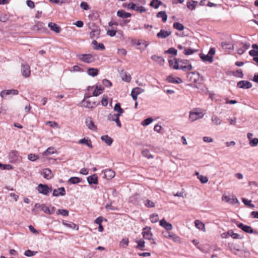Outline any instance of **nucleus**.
<instances>
[{"label": "nucleus", "instance_id": "1", "mask_svg": "<svg viewBox=\"0 0 258 258\" xmlns=\"http://www.w3.org/2000/svg\"><path fill=\"white\" fill-rule=\"evenodd\" d=\"M91 97V95L89 93H86L85 95V98L82 101V106L88 108H93L97 106L98 103L91 101L88 99Z\"/></svg>", "mask_w": 258, "mask_h": 258}, {"label": "nucleus", "instance_id": "2", "mask_svg": "<svg viewBox=\"0 0 258 258\" xmlns=\"http://www.w3.org/2000/svg\"><path fill=\"white\" fill-rule=\"evenodd\" d=\"M204 114L199 108H196L189 112V119L191 122L197 120L198 119L203 118Z\"/></svg>", "mask_w": 258, "mask_h": 258}, {"label": "nucleus", "instance_id": "3", "mask_svg": "<svg viewBox=\"0 0 258 258\" xmlns=\"http://www.w3.org/2000/svg\"><path fill=\"white\" fill-rule=\"evenodd\" d=\"M76 56L82 61L90 63L94 61V58L91 54H77Z\"/></svg>", "mask_w": 258, "mask_h": 258}, {"label": "nucleus", "instance_id": "4", "mask_svg": "<svg viewBox=\"0 0 258 258\" xmlns=\"http://www.w3.org/2000/svg\"><path fill=\"white\" fill-rule=\"evenodd\" d=\"M179 69L183 71H187L192 70V67L189 60L179 59Z\"/></svg>", "mask_w": 258, "mask_h": 258}, {"label": "nucleus", "instance_id": "5", "mask_svg": "<svg viewBox=\"0 0 258 258\" xmlns=\"http://www.w3.org/2000/svg\"><path fill=\"white\" fill-rule=\"evenodd\" d=\"M151 230V228L150 227H146L144 228L142 232L143 236L146 239L151 240V243L155 244V242L152 238L153 234Z\"/></svg>", "mask_w": 258, "mask_h": 258}, {"label": "nucleus", "instance_id": "6", "mask_svg": "<svg viewBox=\"0 0 258 258\" xmlns=\"http://www.w3.org/2000/svg\"><path fill=\"white\" fill-rule=\"evenodd\" d=\"M36 189L39 193L45 196L47 195L52 190L51 187H49L47 185L42 183L39 184Z\"/></svg>", "mask_w": 258, "mask_h": 258}, {"label": "nucleus", "instance_id": "7", "mask_svg": "<svg viewBox=\"0 0 258 258\" xmlns=\"http://www.w3.org/2000/svg\"><path fill=\"white\" fill-rule=\"evenodd\" d=\"M9 158L12 162L20 163L22 161V158L20 156L18 152L12 151L9 154Z\"/></svg>", "mask_w": 258, "mask_h": 258}, {"label": "nucleus", "instance_id": "8", "mask_svg": "<svg viewBox=\"0 0 258 258\" xmlns=\"http://www.w3.org/2000/svg\"><path fill=\"white\" fill-rule=\"evenodd\" d=\"M162 235L164 237L171 238L173 241L177 243H181V239L179 236L172 232H163Z\"/></svg>", "mask_w": 258, "mask_h": 258}, {"label": "nucleus", "instance_id": "9", "mask_svg": "<svg viewBox=\"0 0 258 258\" xmlns=\"http://www.w3.org/2000/svg\"><path fill=\"white\" fill-rule=\"evenodd\" d=\"M237 227L247 233H253L258 234V231H254L253 229L249 226L244 225L243 223H240L237 225Z\"/></svg>", "mask_w": 258, "mask_h": 258}, {"label": "nucleus", "instance_id": "10", "mask_svg": "<svg viewBox=\"0 0 258 258\" xmlns=\"http://www.w3.org/2000/svg\"><path fill=\"white\" fill-rule=\"evenodd\" d=\"M88 91L89 92L93 91L92 95L94 96H97L102 93L103 88L101 87L98 88L97 86L95 87L89 86L88 88Z\"/></svg>", "mask_w": 258, "mask_h": 258}, {"label": "nucleus", "instance_id": "11", "mask_svg": "<svg viewBox=\"0 0 258 258\" xmlns=\"http://www.w3.org/2000/svg\"><path fill=\"white\" fill-rule=\"evenodd\" d=\"M120 116L119 114H112L110 113L108 116L107 118L108 120L115 121L116 123V125L119 127H121V124L119 120V116Z\"/></svg>", "mask_w": 258, "mask_h": 258}, {"label": "nucleus", "instance_id": "12", "mask_svg": "<svg viewBox=\"0 0 258 258\" xmlns=\"http://www.w3.org/2000/svg\"><path fill=\"white\" fill-rule=\"evenodd\" d=\"M200 74L197 72H190L187 74V78L191 83H196L199 80Z\"/></svg>", "mask_w": 258, "mask_h": 258}, {"label": "nucleus", "instance_id": "13", "mask_svg": "<svg viewBox=\"0 0 258 258\" xmlns=\"http://www.w3.org/2000/svg\"><path fill=\"white\" fill-rule=\"evenodd\" d=\"M104 173L103 177L107 180L113 178L115 176V172L111 169H107L102 171Z\"/></svg>", "mask_w": 258, "mask_h": 258}, {"label": "nucleus", "instance_id": "14", "mask_svg": "<svg viewBox=\"0 0 258 258\" xmlns=\"http://www.w3.org/2000/svg\"><path fill=\"white\" fill-rule=\"evenodd\" d=\"M85 123L89 129L93 131H96L97 130V126L94 124L92 119L90 117H88L86 119Z\"/></svg>", "mask_w": 258, "mask_h": 258}, {"label": "nucleus", "instance_id": "15", "mask_svg": "<svg viewBox=\"0 0 258 258\" xmlns=\"http://www.w3.org/2000/svg\"><path fill=\"white\" fill-rule=\"evenodd\" d=\"M22 75L25 77H28L30 75V68L27 64H22L21 66Z\"/></svg>", "mask_w": 258, "mask_h": 258}, {"label": "nucleus", "instance_id": "16", "mask_svg": "<svg viewBox=\"0 0 258 258\" xmlns=\"http://www.w3.org/2000/svg\"><path fill=\"white\" fill-rule=\"evenodd\" d=\"M144 89L140 88L137 87L133 89L131 92V95L132 96L133 99L134 100H137L138 98V96L143 93L144 92Z\"/></svg>", "mask_w": 258, "mask_h": 258}, {"label": "nucleus", "instance_id": "17", "mask_svg": "<svg viewBox=\"0 0 258 258\" xmlns=\"http://www.w3.org/2000/svg\"><path fill=\"white\" fill-rule=\"evenodd\" d=\"M171 34V31L170 30H165L163 29L160 30V31L157 33V36L159 38L165 39L170 36Z\"/></svg>", "mask_w": 258, "mask_h": 258}, {"label": "nucleus", "instance_id": "18", "mask_svg": "<svg viewBox=\"0 0 258 258\" xmlns=\"http://www.w3.org/2000/svg\"><path fill=\"white\" fill-rule=\"evenodd\" d=\"M129 8L142 13L146 11V9L143 6H138L136 4L134 3H130L128 4Z\"/></svg>", "mask_w": 258, "mask_h": 258}, {"label": "nucleus", "instance_id": "19", "mask_svg": "<svg viewBox=\"0 0 258 258\" xmlns=\"http://www.w3.org/2000/svg\"><path fill=\"white\" fill-rule=\"evenodd\" d=\"M237 86L242 89H249L252 87V84L247 81H240L238 82Z\"/></svg>", "mask_w": 258, "mask_h": 258}, {"label": "nucleus", "instance_id": "20", "mask_svg": "<svg viewBox=\"0 0 258 258\" xmlns=\"http://www.w3.org/2000/svg\"><path fill=\"white\" fill-rule=\"evenodd\" d=\"M66 190L63 187L55 189L53 191L52 195L54 197H58L59 196H63L66 195Z\"/></svg>", "mask_w": 258, "mask_h": 258}, {"label": "nucleus", "instance_id": "21", "mask_svg": "<svg viewBox=\"0 0 258 258\" xmlns=\"http://www.w3.org/2000/svg\"><path fill=\"white\" fill-rule=\"evenodd\" d=\"M160 225L164 228L166 230L169 231L172 229V225L170 223L167 222L165 219L160 221Z\"/></svg>", "mask_w": 258, "mask_h": 258}, {"label": "nucleus", "instance_id": "22", "mask_svg": "<svg viewBox=\"0 0 258 258\" xmlns=\"http://www.w3.org/2000/svg\"><path fill=\"white\" fill-rule=\"evenodd\" d=\"M222 201H224L229 204H234L238 202V200L236 198L233 197L230 198L229 196L223 195L222 197Z\"/></svg>", "mask_w": 258, "mask_h": 258}, {"label": "nucleus", "instance_id": "23", "mask_svg": "<svg viewBox=\"0 0 258 258\" xmlns=\"http://www.w3.org/2000/svg\"><path fill=\"white\" fill-rule=\"evenodd\" d=\"M18 94V91L15 89L5 90H3L1 92V96L2 97H5L6 95L10 94L17 95Z\"/></svg>", "mask_w": 258, "mask_h": 258}, {"label": "nucleus", "instance_id": "24", "mask_svg": "<svg viewBox=\"0 0 258 258\" xmlns=\"http://www.w3.org/2000/svg\"><path fill=\"white\" fill-rule=\"evenodd\" d=\"M48 27L51 31H54L56 33H59L60 31L61 28L56 24L52 22H50L48 24Z\"/></svg>", "mask_w": 258, "mask_h": 258}, {"label": "nucleus", "instance_id": "25", "mask_svg": "<svg viewBox=\"0 0 258 258\" xmlns=\"http://www.w3.org/2000/svg\"><path fill=\"white\" fill-rule=\"evenodd\" d=\"M151 59L160 66H163L165 62L164 59L160 56L153 55L151 56Z\"/></svg>", "mask_w": 258, "mask_h": 258}, {"label": "nucleus", "instance_id": "26", "mask_svg": "<svg viewBox=\"0 0 258 258\" xmlns=\"http://www.w3.org/2000/svg\"><path fill=\"white\" fill-rule=\"evenodd\" d=\"M78 143L80 144H85L89 148H93L92 142L88 138H84L78 141Z\"/></svg>", "mask_w": 258, "mask_h": 258}, {"label": "nucleus", "instance_id": "27", "mask_svg": "<svg viewBox=\"0 0 258 258\" xmlns=\"http://www.w3.org/2000/svg\"><path fill=\"white\" fill-rule=\"evenodd\" d=\"M42 174L44 178L49 179L53 177L52 173L51 170L49 168H45L43 170Z\"/></svg>", "mask_w": 258, "mask_h": 258}, {"label": "nucleus", "instance_id": "28", "mask_svg": "<svg viewBox=\"0 0 258 258\" xmlns=\"http://www.w3.org/2000/svg\"><path fill=\"white\" fill-rule=\"evenodd\" d=\"M195 224L197 228L204 232H206L205 224L202 221L199 220H196L195 221Z\"/></svg>", "mask_w": 258, "mask_h": 258}, {"label": "nucleus", "instance_id": "29", "mask_svg": "<svg viewBox=\"0 0 258 258\" xmlns=\"http://www.w3.org/2000/svg\"><path fill=\"white\" fill-rule=\"evenodd\" d=\"M87 181L90 184H98V177L96 174H94L91 176H89L87 177Z\"/></svg>", "mask_w": 258, "mask_h": 258}, {"label": "nucleus", "instance_id": "30", "mask_svg": "<svg viewBox=\"0 0 258 258\" xmlns=\"http://www.w3.org/2000/svg\"><path fill=\"white\" fill-rule=\"evenodd\" d=\"M169 64L171 68L179 70V59H174V60H169Z\"/></svg>", "mask_w": 258, "mask_h": 258}, {"label": "nucleus", "instance_id": "31", "mask_svg": "<svg viewBox=\"0 0 258 258\" xmlns=\"http://www.w3.org/2000/svg\"><path fill=\"white\" fill-rule=\"evenodd\" d=\"M118 17L122 18H126L131 17V14L129 13L125 12L124 10H119L117 12Z\"/></svg>", "mask_w": 258, "mask_h": 258}, {"label": "nucleus", "instance_id": "32", "mask_svg": "<svg viewBox=\"0 0 258 258\" xmlns=\"http://www.w3.org/2000/svg\"><path fill=\"white\" fill-rule=\"evenodd\" d=\"M92 43L93 45V47L94 49L104 50L105 49V46L103 43H98V42L96 40H93Z\"/></svg>", "mask_w": 258, "mask_h": 258}, {"label": "nucleus", "instance_id": "33", "mask_svg": "<svg viewBox=\"0 0 258 258\" xmlns=\"http://www.w3.org/2000/svg\"><path fill=\"white\" fill-rule=\"evenodd\" d=\"M101 140L105 143L108 146H110L113 142V140L112 138L109 137L108 135L101 136Z\"/></svg>", "mask_w": 258, "mask_h": 258}, {"label": "nucleus", "instance_id": "34", "mask_svg": "<svg viewBox=\"0 0 258 258\" xmlns=\"http://www.w3.org/2000/svg\"><path fill=\"white\" fill-rule=\"evenodd\" d=\"M167 80L168 82L171 83L180 84L182 82V81L180 78H179L178 77L174 78L172 76H169L167 78Z\"/></svg>", "mask_w": 258, "mask_h": 258}, {"label": "nucleus", "instance_id": "35", "mask_svg": "<svg viewBox=\"0 0 258 258\" xmlns=\"http://www.w3.org/2000/svg\"><path fill=\"white\" fill-rule=\"evenodd\" d=\"M87 73L88 75L95 77L98 74V70L96 68H91L87 70Z\"/></svg>", "mask_w": 258, "mask_h": 258}, {"label": "nucleus", "instance_id": "36", "mask_svg": "<svg viewBox=\"0 0 258 258\" xmlns=\"http://www.w3.org/2000/svg\"><path fill=\"white\" fill-rule=\"evenodd\" d=\"M122 80L126 82H130L131 80V77L126 72L122 71L120 73Z\"/></svg>", "mask_w": 258, "mask_h": 258}, {"label": "nucleus", "instance_id": "37", "mask_svg": "<svg viewBox=\"0 0 258 258\" xmlns=\"http://www.w3.org/2000/svg\"><path fill=\"white\" fill-rule=\"evenodd\" d=\"M157 18H161L163 22H165L167 19V15L165 11H160L156 15Z\"/></svg>", "mask_w": 258, "mask_h": 258}, {"label": "nucleus", "instance_id": "38", "mask_svg": "<svg viewBox=\"0 0 258 258\" xmlns=\"http://www.w3.org/2000/svg\"><path fill=\"white\" fill-rule=\"evenodd\" d=\"M62 224L68 228H72V229H76V230H78L79 229L78 226H77L76 224L73 222H70L69 223H67L64 221H62Z\"/></svg>", "mask_w": 258, "mask_h": 258}, {"label": "nucleus", "instance_id": "39", "mask_svg": "<svg viewBox=\"0 0 258 258\" xmlns=\"http://www.w3.org/2000/svg\"><path fill=\"white\" fill-rule=\"evenodd\" d=\"M212 121L215 125H220L222 123V120L217 116L214 115L212 116Z\"/></svg>", "mask_w": 258, "mask_h": 258}, {"label": "nucleus", "instance_id": "40", "mask_svg": "<svg viewBox=\"0 0 258 258\" xmlns=\"http://www.w3.org/2000/svg\"><path fill=\"white\" fill-rule=\"evenodd\" d=\"M56 152L53 147H49L43 153V156L50 155Z\"/></svg>", "mask_w": 258, "mask_h": 258}, {"label": "nucleus", "instance_id": "41", "mask_svg": "<svg viewBox=\"0 0 258 258\" xmlns=\"http://www.w3.org/2000/svg\"><path fill=\"white\" fill-rule=\"evenodd\" d=\"M142 154L143 155V156L144 157H146L148 159L153 158V156H152L151 154V153L148 149H144L142 150Z\"/></svg>", "mask_w": 258, "mask_h": 258}, {"label": "nucleus", "instance_id": "42", "mask_svg": "<svg viewBox=\"0 0 258 258\" xmlns=\"http://www.w3.org/2000/svg\"><path fill=\"white\" fill-rule=\"evenodd\" d=\"M90 35L91 38H94L95 37L97 38L100 35V30L98 29L92 30L91 31Z\"/></svg>", "mask_w": 258, "mask_h": 258}, {"label": "nucleus", "instance_id": "43", "mask_svg": "<svg viewBox=\"0 0 258 258\" xmlns=\"http://www.w3.org/2000/svg\"><path fill=\"white\" fill-rule=\"evenodd\" d=\"M162 3L159 0H152L150 3V6L155 9H158L159 6L161 5Z\"/></svg>", "mask_w": 258, "mask_h": 258}, {"label": "nucleus", "instance_id": "44", "mask_svg": "<svg viewBox=\"0 0 258 258\" xmlns=\"http://www.w3.org/2000/svg\"><path fill=\"white\" fill-rule=\"evenodd\" d=\"M200 57L202 60L204 61H207L210 62H213V58L212 56H209L208 54L206 55L201 54L200 55Z\"/></svg>", "mask_w": 258, "mask_h": 258}, {"label": "nucleus", "instance_id": "45", "mask_svg": "<svg viewBox=\"0 0 258 258\" xmlns=\"http://www.w3.org/2000/svg\"><path fill=\"white\" fill-rule=\"evenodd\" d=\"M173 27L174 29H177L179 31H182L184 29V26L179 23V22H176L173 24Z\"/></svg>", "mask_w": 258, "mask_h": 258}, {"label": "nucleus", "instance_id": "46", "mask_svg": "<svg viewBox=\"0 0 258 258\" xmlns=\"http://www.w3.org/2000/svg\"><path fill=\"white\" fill-rule=\"evenodd\" d=\"M128 244V239L127 238H123L119 242V246L123 248H126Z\"/></svg>", "mask_w": 258, "mask_h": 258}, {"label": "nucleus", "instance_id": "47", "mask_svg": "<svg viewBox=\"0 0 258 258\" xmlns=\"http://www.w3.org/2000/svg\"><path fill=\"white\" fill-rule=\"evenodd\" d=\"M114 110L118 112V114L121 115L123 112V110L121 108L120 105L119 103L115 104L114 107Z\"/></svg>", "mask_w": 258, "mask_h": 258}, {"label": "nucleus", "instance_id": "48", "mask_svg": "<svg viewBox=\"0 0 258 258\" xmlns=\"http://www.w3.org/2000/svg\"><path fill=\"white\" fill-rule=\"evenodd\" d=\"M80 181V179L78 177H72L69 179V182L71 184L78 183Z\"/></svg>", "mask_w": 258, "mask_h": 258}, {"label": "nucleus", "instance_id": "49", "mask_svg": "<svg viewBox=\"0 0 258 258\" xmlns=\"http://www.w3.org/2000/svg\"><path fill=\"white\" fill-rule=\"evenodd\" d=\"M242 201L245 205L248 206L249 207L251 208H255L254 205L251 203V201L248 200L244 198H242Z\"/></svg>", "mask_w": 258, "mask_h": 258}, {"label": "nucleus", "instance_id": "50", "mask_svg": "<svg viewBox=\"0 0 258 258\" xmlns=\"http://www.w3.org/2000/svg\"><path fill=\"white\" fill-rule=\"evenodd\" d=\"M57 215H61L63 216H68L69 215V211L65 209H58L57 211Z\"/></svg>", "mask_w": 258, "mask_h": 258}, {"label": "nucleus", "instance_id": "51", "mask_svg": "<svg viewBox=\"0 0 258 258\" xmlns=\"http://www.w3.org/2000/svg\"><path fill=\"white\" fill-rule=\"evenodd\" d=\"M150 219L152 223H154L157 222L159 220L158 214H153L151 215L150 216Z\"/></svg>", "mask_w": 258, "mask_h": 258}, {"label": "nucleus", "instance_id": "52", "mask_svg": "<svg viewBox=\"0 0 258 258\" xmlns=\"http://www.w3.org/2000/svg\"><path fill=\"white\" fill-rule=\"evenodd\" d=\"M198 2L192 1V2H188L187 3V7L190 10H193L196 7V4H197Z\"/></svg>", "mask_w": 258, "mask_h": 258}, {"label": "nucleus", "instance_id": "53", "mask_svg": "<svg viewBox=\"0 0 258 258\" xmlns=\"http://www.w3.org/2000/svg\"><path fill=\"white\" fill-rule=\"evenodd\" d=\"M153 119L151 117H149L142 121L141 124L143 126H146L150 124Z\"/></svg>", "mask_w": 258, "mask_h": 258}, {"label": "nucleus", "instance_id": "54", "mask_svg": "<svg viewBox=\"0 0 258 258\" xmlns=\"http://www.w3.org/2000/svg\"><path fill=\"white\" fill-rule=\"evenodd\" d=\"M197 51L196 50L191 49L190 48H187L184 49L183 53L185 55H190L194 53L195 52Z\"/></svg>", "mask_w": 258, "mask_h": 258}, {"label": "nucleus", "instance_id": "55", "mask_svg": "<svg viewBox=\"0 0 258 258\" xmlns=\"http://www.w3.org/2000/svg\"><path fill=\"white\" fill-rule=\"evenodd\" d=\"M177 50L173 47H171L165 51V53L172 54L174 55H177Z\"/></svg>", "mask_w": 258, "mask_h": 258}, {"label": "nucleus", "instance_id": "56", "mask_svg": "<svg viewBox=\"0 0 258 258\" xmlns=\"http://www.w3.org/2000/svg\"><path fill=\"white\" fill-rule=\"evenodd\" d=\"M249 144L251 147L256 146L258 145V138H255L250 140Z\"/></svg>", "mask_w": 258, "mask_h": 258}, {"label": "nucleus", "instance_id": "57", "mask_svg": "<svg viewBox=\"0 0 258 258\" xmlns=\"http://www.w3.org/2000/svg\"><path fill=\"white\" fill-rule=\"evenodd\" d=\"M38 156L35 154H30L28 156V158L31 161H35L38 159Z\"/></svg>", "mask_w": 258, "mask_h": 258}, {"label": "nucleus", "instance_id": "58", "mask_svg": "<svg viewBox=\"0 0 258 258\" xmlns=\"http://www.w3.org/2000/svg\"><path fill=\"white\" fill-rule=\"evenodd\" d=\"M227 234L231 236L233 239H237L239 238V235L237 233H234L232 230L228 231Z\"/></svg>", "mask_w": 258, "mask_h": 258}, {"label": "nucleus", "instance_id": "59", "mask_svg": "<svg viewBox=\"0 0 258 258\" xmlns=\"http://www.w3.org/2000/svg\"><path fill=\"white\" fill-rule=\"evenodd\" d=\"M198 179L202 183H206L208 181V177L202 175L198 176Z\"/></svg>", "mask_w": 258, "mask_h": 258}, {"label": "nucleus", "instance_id": "60", "mask_svg": "<svg viewBox=\"0 0 258 258\" xmlns=\"http://www.w3.org/2000/svg\"><path fill=\"white\" fill-rule=\"evenodd\" d=\"M41 210L46 214H49L50 213V209L45 205L42 204L40 206Z\"/></svg>", "mask_w": 258, "mask_h": 258}, {"label": "nucleus", "instance_id": "61", "mask_svg": "<svg viewBox=\"0 0 258 258\" xmlns=\"http://www.w3.org/2000/svg\"><path fill=\"white\" fill-rule=\"evenodd\" d=\"M105 208L107 210V211H109V210H112V211H116V210H117V208L113 206L112 205V203H110V204H107L106 206H105Z\"/></svg>", "mask_w": 258, "mask_h": 258}, {"label": "nucleus", "instance_id": "62", "mask_svg": "<svg viewBox=\"0 0 258 258\" xmlns=\"http://www.w3.org/2000/svg\"><path fill=\"white\" fill-rule=\"evenodd\" d=\"M145 205L148 208H153L155 206V203L149 200H147V202L145 203Z\"/></svg>", "mask_w": 258, "mask_h": 258}, {"label": "nucleus", "instance_id": "63", "mask_svg": "<svg viewBox=\"0 0 258 258\" xmlns=\"http://www.w3.org/2000/svg\"><path fill=\"white\" fill-rule=\"evenodd\" d=\"M101 104L103 106H106L108 104V97L106 96H104L102 98L101 101Z\"/></svg>", "mask_w": 258, "mask_h": 258}, {"label": "nucleus", "instance_id": "64", "mask_svg": "<svg viewBox=\"0 0 258 258\" xmlns=\"http://www.w3.org/2000/svg\"><path fill=\"white\" fill-rule=\"evenodd\" d=\"M249 54L250 56L255 57L258 56V50L255 49H252L249 51Z\"/></svg>", "mask_w": 258, "mask_h": 258}]
</instances>
